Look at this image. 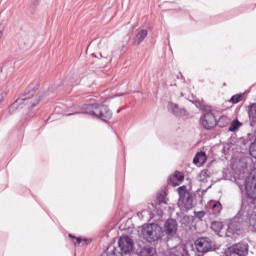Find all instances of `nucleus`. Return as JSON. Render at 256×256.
Segmentation results:
<instances>
[{"mask_svg": "<svg viewBox=\"0 0 256 256\" xmlns=\"http://www.w3.org/2000/svg\"><path fill=\"white\" fill-rule=\"evenodd\" d=\"M41 103V96L34 91L24 94L22 97L18 98L10 107L9 113L13 115L16 111H21V109H27L28 111L36 107Z\"/></svg>", "mask_w": 256, "mask_h": 256, "instance_id": "f257e3e1", "label": "nucleus"}, {"mask_svg": "<svg viewBox=\"0 0 256 256\" xmlns=\"http://www.w3.org/2000/svg\"><path fill=\"white\" fill-rule=\"evenodd\" d=\"M84 109L88 115H92L96 119H101V121H109L113 117V113L105 105L87 104L84 105Z\"/></svg>", "mask_w": 256, "mask_h": 256, "instance_id": "f03ea898", "label": "nucleus"}, {"mask_svg": "<svg viewBox=\"0 0 256 256\" xmlns=\"http://www.w3.org/2000/svg\"><path fill=\"white\" fill-rule=\"evenodd\" d=\"M142 237L148 243H155L163 237V228L158 224H148L142 229Z\"/></svg>", "mask_w": 256, "mask_h": 256, "instance_id": "7ed1b4c3", "label": "nucleus"}, {"mask_svg": "<svg viewBox=\"0 0 256 256\" xmlns=\"http://www.w3.org/2000/svg\"><path fill=\"white\" fill-rule=\"evenodd\" d=\"M179 201L185 209H193V196L187 190V186H180L178 189Z\"/></svg>", "mask_w": 256, "mask_h": 256, "instance_id": "20e7f679", "label": "nucleus"}, {"mask_svg": "<svg viewBox=\"0 0 256 256\" xmlns=\"http://www.w3.org/2000/svg\"><path fill=\"white\" fill-rule=\"evenodd\" d=\"M245 189L248 197L250 199L256 200V168L253 169L250 173V176L247 178L245 183Z\"/></svg>", "mask_w": 256, "mask_h": 256, "instance_id": "39448f33", "label": "nucleus"}, {"mask_svg": "<svg viewBox=\"0 0 256 256\" xmlns=\"http://www.w3.org/2000/svg\"><path fill=\"white\" fill-rule=\"evenodd\" d=\"M248 251H249V245L245 243H238L229 247L226 250L224 256H243V255H247Z\"/></svg>", "mask_w": 256, "mask_h": 256, "instance_id": "423d86ee", "label": "nucleus"}, {"mask_svg": "<svg viewBox=\"0 0 256 256\" xmlns=\"http://www.w3.org/2000/svg\"><path fill=\"white\" fill-rule=\"evenodd\" d=\"M179 229V224H177V220L168 219L164 224L163 233H165L168 237H175L177 235V231Z\"/></svg>", "mask_w": 256, "mask_h": 256, "instance_id": "0eeeda50", "label": "nucleus"}, {"mask_svg": "<svg viewBox=\"0 0 256 256\" xmlns=\"http://www.w3.org/2000/svg\"><path fill=\"white\" fill-rule=\"evenodd\" d=\"M217 125V119L215 118V115L211 112H208L204 114L202 118V127L204 129H207L208 131L211 129H214V127Z\"/></svg>", "mask_w": 256, "mask_h": 256, "instance_id": "6e6552de", "label": "nucleus"}, {"mask_svg": "<svg viewBox=\"0 0 256 256\" xmlns=\"http://www.w3.org/2000/svg\"><path fill=\"white\" fill-rule=\"evenodd\" d=\"M118 244L123 253H131L133 251V240L129 236L120 237Z\"/></svg>", "mask_w": 256, "mask_h": 256, "instance_id": "1a4fd4ad", "label": "nucleus"}, {"mask_svg": "<svg viewBox=\"0 0 256 256\" xmlns=\"http://www.w3.org/2000/svg\"><path fill=\"white\" fill-rule=\"evenodd\" d=\"M195 246L198 251V253H208V251H211V242H209L205 238H199L195 241Z\"/></svg>", "mask_w": 256, "mask_h": 256, "instance_id": "9d476101", "label": "nucleus"}, {"mask_svg": "<svg viewBox=\"0 0 256 256\" xmlns=\"http://www.w3.org/2000/svg\"><path fill=\"white\" fill-rule=\"evenodd\" d=\"M185 180V176L180 172H175L173 176H171L168 180L169 185L172 187H179L180 183H183Z\"/></svg>", "mask_w": 256, "mask_h": 256, "instance_id": "9b49d317", "label": "nucleus"}, {"mask_svg": "<svg viewBox=\"0 0 256 256\" xmlns=\"http://www.w3.org/2000/svg\"><path fill=\"white\" fill-rule=\"evenodd\" d=\"M239 233H241V224L239 222H231L227 229L228 237H231V235H239Z\"/></svg>", "mask_w": 256, "mask_h": 256, "instance_id": "f8f14e48", "label": "nucleus"}, {"mask_svg": "<svg viewBox=\"0 0 256 256\" xmlns=\"http://www.w3.org/2000/svg\"><path fill=\"white\" fill-rule=\"evenodd\" d=\"M168 110L171 111V113H173L174 115H177L178 117L187 115V110H185L184 108H179V106L175 103H169Z\"/></svg>", "mask_w": 256, "mask_h": 256, "instance_id": "ddd939ff", "label": "nucleus"}, {"mask_svg": "<svg viewBox=\"0 0 256 256\" xmlns=\"http://www.w3.org/2000/svg\"><path fill=\"white\" fill-rule=\"evenodd\" d=\"M147 35H149V32L146 29L140 30L134 38V45H141L147 38Z\"/></svg>", "mask_w": 256, "mask_h": 256, "instance_id": "4468645a", "label": "nucleus"}, {"mask_svg": "<svg viewBox=\"0 0 256 256\" xmlns=\"http://www.w3.org/2000/svg\"><path fill=\"white\" fill-rule=\"evenodd\" d=\"M207 162V154L205 152H199L193 159L194 165H203Z\"/></svg>", "mask_w": 256, "mask_h": 256, "instance_id": "2eb2a0df", "label": "nucleus"}, {"mask_svg": "<svg viewBox=\"0 0 256 256\" xmlns=\"http://www.w3.org/2000/svg\"><path fill=\"white\" fill-rule=\"evenodd\" d=\"M99 49H100V56L103 59L109 58V44H107L106 42H100Z\"/></svg>", "mask_w": 256, "mask_h": 256, "instance_id": "dca6fc26", "label": "nucleus"}, {"mask_svg": "<svg viewBox=\"0 0 256 256\" xmlns=\"http://www.w3.org/2000/svg\"><path fill=\"white\" fill-rule=\"evenodd\" d=\"M157 250L152 246H145L140 251V256H155Z\"/></svg>", "mask_w": 256, "mask_h": 256, "instance_id": "f3484780", "label": "nucleus"}, {"mask_svg": "<svg viewBox=\"0 0 256 256\" xmlns=\"http://www.w3.org/2000/svg\"><path fill=\"white\" fill-rule=\"evenodd\" d=\"M102 256H123V254L117 250L115 245L111 244Z\"/></svg>", "mask_w": 256, "mask_h": 256, "instance_id": "a211bd4d", "label": "nucleus"}, {"mask_svg": "<svg viewBox=\"0 0 256 256\" xmlns=\"http://www.w3.org/2000/svg\"><path fill=\"white\" fill-rule=\"evenodd\" d=\"M163 203L166 205L167 204V195L165 192H160L157 194L156 197V205H163Z\"/></svg>", "mask_w": 256, "mask_h": 256, "instance_id": "6ab92c4d", "label": "nucleus"}, {"mask_svg": "<svg viewBox=\"0 0 256 256\" xmlns=\"http://www.w3.org/2000/svg\"><path fill=\"white\" fill-rule=\"evenodd\" d=\"M194 104L200 111H211V107L207 106L204 101L196 100Z\"/></svg>", "mask_w": 256, "mask_h": 256, "instance_id": "aec40b11", "label": "nucleus"}, {"mask_svg": "<svg viewBox=\"0 0 256 256\" xmlns=\"http://www.w3.org/2000/svg\"><path fill=\"white\" fill-rule=\"evenodd\" d=\"M211 229L215 233H220V231L223 229V222H219V221L212 222Z\"/></svg>", "mask_w": 256, "mask_h": 256, "instance_id": "412c9836", "label": "nucleus"}, {"mask_svg": "<svg viewBox=\"0 0 256 256\" xmlns=\"http://www.w3.org/2000/svg\"><path fill=\"white\" fill-rule=\"evenodd\" d=\"M223 209V206H221V202H213L212 203V211L214 215H219L221 213V210Z\"/></svg>", "mask_w": 256, "mask_h": 256, "instance_id": "4be33fe9", "label": "nucleus"}, {"mask_svg": "<svg viewBox=\"0 0 256 256\" xmlns=\"http://www.w3.org/2000/svg\"><path fill=\"white\" fill-rule=\"evenodd\" d=\"M241 101H243V94H236L231 97L229 103H232V105H237V103H241Z\"/></svg>", "mask_w": 256, "mask_h": 256, "instance_id": "5701e85b", "label": "nucleus"}, {"mask_svg": "<svg viewBox=\"0 0 256 256\" xmlns=\"http://www.w3.org/2000/svg\"><path fill=\"white\" fill-rule=\"evenodd\" d=\"M248 115H249L250 119H252V121H256V103H254L250 106Z\"/></svg>", "mask_w": 256, "mask_h": 256, "instance_id": "b1692460", "label": "nucleus"}, {"mask_svg": "<svg viewBox=\"0 0 256 256\" xmlns=\"http://www.w3.org/2000/svg\"><path fill=\"white\" fill-rule=\"evenodd\" d=\"M209 179V170L204 169L199 174V181L205 182Z\"/></svg>", "mask_w": 256, "mask_h": 256, "instance_id": "393cba45", "label": "nucleus"}, {"mask_svg": "<svg viewBox=\"0 0 256 256\" xmlns=\"http://www.w3.org/2000/svg\"><path fill=\"white\" fill-rule=\"evenodd\" d=\"M239 127H241V122H239V120H234L229 127V131H231L233 133V132L237 131V129H239Z\"/></svg>", "mask_w": 256, "mask_h": 256, "instance_id": "a878e982", "label": "nucleus"}, {"mask_svg": "<svg viewBox=\"0 0 256 256\" xmlns=\"http://www.w3.org/2000/svg\"><path fill=\"white\" fill-rule=\"evenodd\" d=\"M68 237L70 239H72V242L74 243V245H81V243H83V241H87L86 239L77 238V237L73 236L72 234H69Z\"/></svg>", "mask_w": 256, "mask_h": 256, "instance_id": "bb28decb", "label": "nucleus"}, {"mask_svg": "<svg viewBox=\"0 0 256 256\" xmlns=\"http://www.w3.org/2000/svg\"><path fill=\"white\" fill-rule=\"evenodd\" d=\"M177 249H178V251H182V253L179 254V253L173 252V254H171L170 256H183V255H185V247L179 246Z\"/></svg>", "mask_w": 256, "mask_h": 256, "instance_id": "cd10ccee", "label": "nucleus"}, {"mask_svg": "<svg viewBox=\"0 0 256 256\" xmlns=\"http://www.w3.org/2000/svg\"><path fill=\"white\" fill-rule=\"evenodd\" d=\"M196 219H202L205 217L206 212L205 211H200V212H194Z\"/></svg>", "mask_w": 256, "mask_h": 256, "instance_id": "c85d7f7f", "label": "nucleus"}, {"mask_svg": "<svg viewBox=\"0 0 256 256\" xmlns=\"http://www.w3.org/2000/svg\"><path fill=\"white\" fill-rule=\"evenodd\" d=\"M7 95L6 91H0V103H3L5 96Z\"/></svg>", "mask_w": 256, "mask_h": 256, "instance_id": "c756f323", "label": "nucleus"}, {"mask_svg": "<svg viewBox=\"0 0 256 256\" xmlns=\"http://www.w3.org/2000/svg\"><path fill=\"white\" fill-rule=\"evenodd\" d=\"M3 31H5V27H3V26L0 24V39L3 37Z\"/></svg>", "mask_w": 256, "mask_h": 256, "instance_id": "7c9ffc66", "label": "nucleus"}, {"mask_svg": "<svg viewBox=\"0 0 256 256\" xmlns=\"http://www.w3.org/2000/svg\"><path fill=\"white\" fill-rule=\"evenodd\" d=\"M252 147H256V140L252 143Z\"/></svg>", "mask_w": 256, "mask_h": 256, "instance_id": "2f4dec72", "label": "nucleus"}]
</instances>
